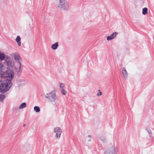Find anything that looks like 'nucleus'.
I'll list each match as a JSON object with an SVG mask.
<instances>
[{
	"instance_id": "f8f14e48",
	"label": "nucleus",
	"mask_w": 154,
	"mask_h": 154,
	"mask_svg": "<svg viewBox=\"0 0 154 154\" xmlns=\"http://www.w3.org/2000/svg\"><path fill=\"white\" fill-rule=\"evenodd\" d=\"M16 41L17 43L19 46H20L21 45V42H20V37L19 36H17L16 39Z\"/></svg>"
},
{
	"instance_id": "2eb2a0df",
	"label": "nucleus",
	"mask_w": 154,
	"mask_h": 154,
	"mask_svg": "<svg viewBox=\"0 0 154 154\" xmlns=\"http://www.w3.org/2000/svg\"><path fill=\"white\" fill-rule=\"evenodd\" d=\"M148 9L146 8H144L143 9L142 14L146 15L147 14Z\"/></svg>"
},
{
	"instance_id": "f3484780",
	"label": "nucleus",
	"mask_w": 154,
	"mask_h": 154,
	"mask_svg": "<svg viewBox=\"0 0 154 154\" xmlns=\"http://www.w3.org/2000/svg\"><path fill=\"white\" fill-rule=\"evenodd\" d=\"M5 98V95L2 94H0V102H2Z\"/></svg>"
},
{
	"instance_id": "a878e982",
	"label": "nucleus",
	"mask_w": 154,
	"mask_h": 154,
	"mask_svg": "<svg viewBox=\"0 0 154 154\" xmlns=\"http://www.w3.org/2000/svg\"><path fill=\"white\" fill-rule=\"evenodd\" d=\"M88 136L89 137H91V136H90V135H89Z\"/></svg>"
},
{
	"instance_id": "ddd939ff",
	"label": "nucleus",
	"mask_w": 154,
	"mask_h": 154,
	"mask_svg": "<svg viewBox=\"0 0 154 154\" xmlns=\"http://www.w3.org/2000/svg\"><path fill=\"white\" fill-rule=\"evenodd\" d=\"M5 55L4 53H2L0 52V60H1L5 59Z\"/></svg>"
},
{
	"instance_id": "7ed1b4c3",
	"label": "nucleus",
	"mask_w": 154,
	"mask_h": 154,
	"mask_svg": "<svg viewBox=\"0 0 154 154\" xmlns=\"http://www.w3.org/2000/svg\"><path fill=\"white\" fill-rule=\"evenodd\" d=\"M57 7L60 9L67 11L69 9V5L67 0H59L57 4Z\"/></svg>"
},
{
	"instance_id": "39448f33",
	"label": "nucleus",
	"mask_w": 154,
	"mask_h": 154,
	"mask_svg": "<svg viewBox=\"0 0 154 154\" xmlns=\"http://www.w3.org/2000/svg\"><path fill=\"white\" fill-rule=\"evenodd\" d=\"M117 151V148L112 146L106 150L105 152V154H116Z\"/></svg>"
},
{
	"instance_id": "4be33fe9",
	"label": "nucleus",
	"mask_w": 154,
	"mask_h": 154,
	"mask_svg": "<svg viewBox=\"0 0 154 154\" xmlns=\"http://www.w3.org/2000/svg\"><path fill=\"white\" fill-rule=\"evenodd\" d=\"M64 86V85L63 83H60V87L62 89H63V88Z\"/></svg>"
},
{
	"instance_id": "5701e85b",
	"label": "nucleus",
	"mask_w": 154,
	"mask_h": 154,
	"mask_svg": "<svg viewBox=\"0 0 154 154\" xmlns=\"http://www.w3.org/2000/svg\"><path fill=\"white\" fill-rule=\"evenodd\" d=\"M102 94V93L101 92H100L99 93H98V94H97V96H100Z\"/></svg>"
},
{
	"instance_id": "393cba45",
	"label": "nucleus",
	"mask_w": 154,
	"mask_h": 154,
	"mask_svg": "<svg viewBox=\"0 0 154 154\" xmlns=\"http://www.w3.org/2000/svg\"><path fill=\"white\" fill-rule=\"evenodd\" d=\"M26 126V125L25 124H24L23 125V126L24 127H25Z\"/></svg>"
},
{
	"instance_id": "20e7f679",
	"label": "nucleus",
	"mask_w": 154,
	"mask_h": 154,
	"mask_svg": "<svg viewBox=\"0 0 154 154\" xmlns=\"http://www.w3.org/2000/svg\"><path fill=\"white\" fill-rule=\"evenodd\" d=\"M45 97L48 102H52L55 101L57 99L55 91H52L49 93L45 95Z\"/></svg>"
},
{
	"instance_id": "4468645a",
	"label": "nucleus",
	"mask_w": 154,
	"mask_h": 154,
	"mask_svg": "<svg viewBox=\"0 0 154 154\" xmlns=\"http://www.w3.org/2000/svg\"><path fill=\"white\" fill-rule=\"evenodd\" d=\"M26 106V104L25 103H23L21 104L19 107V109H22Z\"/></svg>"
},
{
	"instance_id": "0eeeda50",
	"label": "nucleus",
	"mask_w": 154,
	"mask_h": 154,
	"mask_svg": "<svg viewBox=\"0 0 154 154\" xmlns=\"http://www.w3.org/2000/svg\"><path fill=\"white\" fill-rule=\"evenodd\" d=\"M13 56L15 60L19 64L21 65L22 61V58L20 56L19 54L17 52L13 53Z\"/></svg>"
},
{
	"instance_id": "aec40b11",
	"label": "nucleus",
	"mask_w": 154,
	"mask_h": 154,
	"mask_svg": "<svg viewBox=\"0 0 154 154\" xmlns=\"http://www.w3.org/2000/svg\"><path fill=\"white\" fill-rule=\"evenodd\" d=\"M61 91L62 94L63 95H65L66 94V92L64 89H61Z\"/></svg>"
},
{
	"instance_id": "6e6552de",
	"label": "nucleus",
	"mask_w": 154,
	"mask_h": 154,
	"mask_svg": "<svg viewBox=\"0 0 154 154\" xmlns=\"http://www.w3.org/2000/svg\"><path fill=\"white\" fill-rule=\"evenodd\" d=\"M54 132L56 133L55 137L57 138H60L62 133V130L61 128L59 127H57L54 128Z\"/></svg>"
},
{
	"instance_id": "9d476101",
	"label": "nucleus",
	"mask_w": 154,
	"mask_h": 154,
	"mask_svg": "<svg viewBox=\"0 0 154 154\" xmlns=\"http://www.w3.org/2000/svg\"><path fill=\"white\" fill-rule=\"evenodd\" d=\"M122 73L124 77L125 78H127L128 73L125 68H123L122 69Z\"/></svg>"
},
{
	"instance_id": "b1692460",
	"label": "nucleus",
	"mask_w": 154,
	"mask_h": 154,
	"mask_svg": "<svg viewBox=\"0 0 154 154\" xmlns=\"http://www.w3.org/2000/svg\"><path fill=\"white\" fill-rule=\"evenodd\" d=\"M147 131H148V132L149 133V134H152V132H151V131L150 129H148Z\"/></svg>"
},
{
	"instance_id": "a211bd4d",
	"label": "nucleus",
	"mask_w": 154,
	"mask_h": 154,
	"mask_svg": "<svg viewBox=\"0 0 154 154\" xmlns=\"http://www.w3.org/2000/svg\"><path fill=\"white\" fill-rule=\"evenodd\" d=\"M4 67L2 64L0 63V73L3 72V69H4Z\"/></svg>"
},
{
	"instance_id": "1a4fd4ad",
	"label": "nucleus",
	"mask_w": 154,
	"mask_h": 154,
	"mask_svg": "<svg viewBox=\"0 0 154 154\" xmlns=\"http://www.w3.org/2000/svg\"><path fill=\"white\" fill-rule=\"evenodd\" d=\"M118 33L117 32H115L112 34L110 36L107 37V40H109L114 38L118 34Z\"/></svg>"
},
{
	"instance_id": "423d86ee",
	"label": "nucleus",
	"mask_w": 154,
	"mask_h": 154,
	"mask_svg": "<svg viewBox=\"0 0 154 154\" xmlns=\"http://www.w3.org/2000/svg\"><path fill=\"white\" fill-rule=\"evenodd\" d=\"M5 63L8 67H13L14 65L13 61L8 56H7L5 57Z\"/></svg>"
},
{
	"instance_id": "9b49d317",
	"label": "nucleus",
	"mask_w": 154,
	"mask_h": 154,
	"mask_svg": "<svg viewBox=\"0 0 154 154\" xmlns=\"http://www.w3.org/2000/svg\"><path fill=\"white\" fill-rule=\"evenodd\" d=\"M58 46V42H56L55 44H53L51 45V48L55 50L57 48Z\"/></svg>"
},
{
	"instance_id": "412c9836",
	"label": "nucleus",
	"mask_w": 154,
	"mask_h": 154,
	"mask_svg": "<svg viewBox=\"0 0 154 154\" xmlns=\"http://www.w3.org/2000/svg\"><path fill=\"white\" fill-rule=\"evenodd\" d=\"M100 139L101 141H103V142H105L106 141V140L105 138L104 137H101L100 138Z\"/></svg>"
},
{
	"instance_id": "f03ea898",
	"label": "nucleus",
	"mask_w": 154,
	"mask_h": 154,
	"mask_svg": "<svg viewBox=\"0 0 154 154\" xmlns=\"http://www.w3.org/2000/svg\"><path fill=\"white\" fill-rule=\"evenodd\" d=\"M0 74L2 78L11 81L14 77V73L13 71L8 70L2 73L0 72Z\"/></svg>"
},
{
	"instance_id": "f257e3e1",
	"label": "nucleus",
	"mask_w": 154,
	"mask_h": 154,
	"mask_svg": "<svg viewBox=\"0 0 154 154\" xmlns=\"http://www.w3.org/2000/svg\"><path fill=\"white\" fill-rule=\"evenodd\" d=\"M12 86L11 81L2 78L0 81V92L4 93L8 91Z\"/></svg>"
},
{
	"instance_id": "dca6fc26",
	"label": "nucleus",
	"mask_w": 154,
	"mask_h": 154,
	"mask_svg": "<svg viewBox=\"0 0 154 154\" xmlns=\"http://www.w3.org/2000/svg\"><path fill=\"white\" fill-rule=\"evenodd\" d=\"M34 110L37 112H39L40 111V109L39 106H35L34 107Z\"/></svg>"
},
{
	"instance_id": "6ab92c4d",
	"label": "nucleus",
	"mask_w": 154,
	"mask_h": 154,
	"mask_svg": "<svg viewBox=\"0 0 154 154\" xmlns=\"http://www.w3.org/2000/svg\"><path fill=\"white\" fill-rule=\"evenodd\" d=\"M19 64V68L18 69V70H17V72H19L20 73H21L22 72V69H21V66L22 65V63H21V65L20 64Z\"/></svg>"
}]
</instances>
